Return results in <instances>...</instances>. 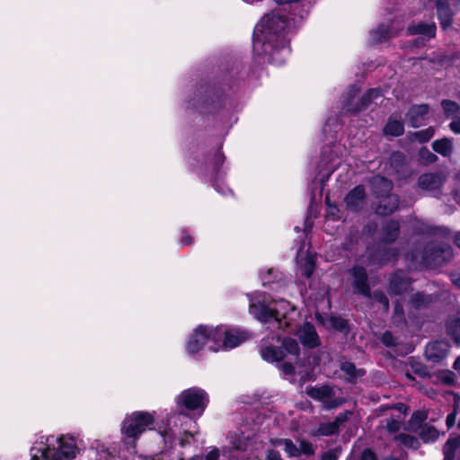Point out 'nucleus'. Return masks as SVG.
Listing matches in <instances>:
<instances>
[{
	"mask_svg": "<svg viewBox=\"0 0 460 460\" xmlns=\"http://www.w3.org/2000/svg\"><path fill=\"white\" fill-rule=\"evenodd\" d=\"M455 243L458 247H460V232L455 235Z\"/></svg>",
	"mask_w": 460,
	"mask_h": 460,
	"instance_id": "59",
	"label": "nucleus"
},
{
	"mask_svg": "<svg viewBox=\"0 0 460 460\" xmlns=\"http://www.w3.org/2000/svg\"><path fill=\"white\" fill-rule=\"evenodd\" d=\"M396 33L390 29L388 25L382 24L376 30L371 32V37L375 42H382L394 37Z\"/></svg>",
	"mask_w": 460,
	"mask_h": 460,
	"instance_id": "28",
	"label": "nucleus"
},
{
	"mask_svg": "<svg viewBox=\"0 0 460 460\" xmlns=\"http://www.w3.org/2000/svg\"><path fill=\"white\" fill-rule=\"evenodd\" d=\"M175 402L179 408H184L200 416L208 405V396L204 390L191 387L182 391Z\"/></svg>",
	"mask_w": 460,
	"mask_h": 460,
	"instance_id": "8",
	"label": "nucleus"
},
{
	"mask_svg": "<svg viewBox=\"0 0 460 460\" xmlns=\"http://www.w3.org/2000/svg\"><path fill=\"white\" fill-rule=\"evenodd\" d=\"M279 367L284 375H292L294 373V367L291 363H283Z\"/></svg>",
	"mask_w": 460,
	"mask_h": 460,
	"instance_id": "49",
	"label": "nucleus"
},
{
	"mask_svg": "<svg viewBox=\"0 0 460 460\" xmlns=\"http://www.w3.org/2000/svg\"><path fill=\"white\" fill-rule=\"evenodd\" d=\"M273 447H281L285 453L289 457H297L300 456L298 447L291 440L288 438H274L270 440Z\"/></svg>",
	"mask_w": 460,
	"mask_h": 460,
	"instance_id": "23",
	"label": "nucleus"
},
{
	"mask_svg": "<svg viewBox=\"0 0 460 460\" xmlns=\"http://www.w3.org/2000/svg\"><path fill=\"white\" fill-rule=\"evenodd\" d=\"M154 416L146 411H135L125 417L121 423V433L129 450H134L136 441L154 424Z\"/></svg>",
	"mask_w": 460,
	"mask_h": 460,
	"instance_id": "5",
	"label": "nucleus"
},
{
	"mask_svg": "<svg viewBox=\"0 0 460 460\" xmlns=\"http://www.w3.org/2000/svg\"><path fill=\"white\" fill-rule=\"evenodd\" d=\"M382 341L386 346H392L394 344V339L393 335L388 332H386L383 334Z\"/></svg>",
	"mask_w": 460,
	"mask_h": 460,
	"instance_id": "48",
	"label": "nucleus"
},
{
	"mask_svg": "<svg viewBox=\"0 0 460 460\" xmlns=\"http://www.w3.org/2000/svg\"><path fill=\"white\" fill-rule=\"evenodd\" d=\"M192 243V238L187 234H184L181 239V243L182 245H188V244H190Z\"/></svg>",
	"mask_w": 460,
	"mask_h": 460,
	"instance_id": "52",
	"label": "nucleus"
},
{
	"mask_svg": "<svg viewBox=\"0 0 460 460\" xmlns=\"http://www.w3.org/2000/svg\"><path fill=\"white\" fill-rule=\"evenodd\" d=\"M452 282L460 288V273H456L451 276Z\"/></svg>",
	"mask_w": 460,
	"mask_h": 460,
	"instance_id": "54",
	"label": "nucleus"
},
{
	"mask_svg": "<svg viewBox=\"0 0 460 460\" xmlns=\"http://www.w3.org/2000/svg\"><path fill=\"white\" fill-rule=\"evenodd\" d=\"M399 224L395 221L388 222L383 227V241L385 243L393 242L399 234Z\"/></svg>",
	"mask_w": 460,
	"mask_h": 460,
	"instance_id": "29",
	"label": "nucleus"
},
{
	"mask_svg": "<svg viewBox=\"0 0 460 460\" xmlns=\"http://www.w3.org/2000/svg\"><path fill=\"white\" fill-rule=\"evenodd\" d=\"M408 31L410 34H420L430 39L435 36L436 25L434 22H420L417 24L411 25Z\"/></svg>",
	"mask_w": 460,
	"mask_h": 460,
	"instance_id": "22",
	"label": "nucleus"
},
{
	"mask_svg": "<svg viewBox=\"0 0 460 460\" xmlns=\"http://www.w3.org/2000/svg\"><path fill=\"white\" fill-rule=\"evenodd\" d=\"M429 110V106L426 104L412 106L407 113L409 124L413 128L422 125L428 116Z\"/></svg>",
	"mask_w": 460,
	"mask_h": 460,
	"instance_id": "15",
	"label": "nucleus"
},
{
	"mask_svg": "<svg viewBox=\"0 0 460 460\" xmlns=\"http://www.w3.org/2000/svg\"><path fill=\"white\" fill-rule=\"evenodd\" d=\"M215 329H217V334L220 333L218 341L219 343H222V346L218 348V351L232 349L249 338V334L245 331L228 329L225 326H216Z\"/></svg>",
	"mask_w": 460,
	"mask_h": 460,
	"instance_id": "10",
	"label": "nucleus"
},
{
	"mask_svg": "<svg viewBox=\"0 0 460 460\" xmlns=\"http://www.w3.org/2000/svg\"><path fill=\"white\" fill-rule=\"evenodd\" d=\"M443 453L444 460H460V435L447 441Z\"/></svg>",
	"mask_w": 460,
	"mask_h": 460,
	"instance_id": "19",
	"label": "nucleus"
},
{
	"mask_svg": "<svg viewBox=\"0 0 460 460\" xmlns=\"http://www.w3.org/2000/svg\"><path fill=\"white\" fill-rule=\"evenodd\" d=\"M340 452L337 449H331L322 455L321 460H337Z\"/></svg>",
	"mask_w": 460,
	"mask_h": 460,
	"instance_id": "44",
	"label": "nucleus"
},
{
	"mask_svg": "<svg viewBox=\"0 0 460 460\" xmlns=\"http://www.w3.org/2000/svg\"><path fill=\"white\" fill-rule=\"evenodd\" d=\"M195 426L196 422L187 413L181 411L171 413L158 429L164 447L170 449L176 442L181 447L188 444L190 438L193 436L192 429Z\"/></svg>",
	"mask_w": 460,
	"mask_h": 460,
	"instance_id": "4",
	"label": "nucleus"
},
{
	"mask_svg": "<svg viewBox=\"0 0 460 460\" xmlns=\"http://www.w3.org/2000/svg\"><path fill=\"white\" fill-rule=\"evenodd\" d=\"M448 332L453 336V338H454L455 341L456 342V344L460 345V334H457L456 332H452L451 326L448 327Z\"/></svg>",
	"mask_w": 460,
	"mask_h": 460,
	"instance_id": "55",
	"label": "nucleus"
},
{
	"mask_svg": "<svg viewBox=\"0 0 460 460\" xmlns=\"http://www.w3.org/2000/svg\"><path fill=\"white\" fill-rule=\"evenodd\" d=\"M297 442L299 444L298 451H300V455L313 456L315 453L316 447L311 442L305 439H297Z\"/></svg>",
	"mask_w": 460,
	"mask_h": 460,
	"instance_id": "36",
	"label": "nucleus"
},
{
	"mask_svg": "<svg viewBox=\"0 0 460 460\" xmlns=\"http://www.w3.org/2000/svg\"><path fill=\"white\" fill-rule=\"evenodd\" d=\"M449 350V345L447 341H437L429 342L425 349V355L429 360L438 362L445 358Z\"/></svg>",
	"mask_w": 460,
	"mask_h": 460,
	"instance_id": "13",
	"label": "nucleus"
},
{
	"mask_svg": "<svg viewBox=\"0 0 460 460\" xmlns=\"http://www.w3.org/2000/svg\"><path fill=\"white\" fill-rule=\"evenodd\" d=\"M390 259H391V257L385 254L379 261H380V263H385L386 261H389Z\"/></svg>",
	"mask_w": 460,
	"mask_h": 460,
	"instance_id": "61",
	"label": "nucleus"
},
{
	"mask_svg": "<svg viewBox=\"0 0 460 460\" xmlns=\"http://www.w3.org/2000/svg\"><path fill=\"white\" fill-rule=\"evenodd\" d=\"M446 178L442 172H429L420 176L419 187L435 195L443 185Z\"/></svg>",
	"mask_w": 460,
	"mask_h": 460,
	"instance_id": "12",
	"label": "nucleus"
},
{
	"mask_svg": "<svg viewBox=\"0 0 460 460\" xmlns=\"http://www.w3.org/2000/svg\"><path fill=\"white\" fill-rule=\"evenodd\" d=\"M216 190L222 193L223 195H226L231 192V190L228 188H222L220 189L218 186H216Z\"/></svg>",
	"mask_w": 460,
	"mask_h": 460,
	"instance_id": "58",
	"label": "nucleus"
},
{
	"mask_svg": "<svg viewBox=\"0 0 460 460\" xmlns=\"http://www.w3.org/2000/svg\"><path fill=\"white\" fill-rule=\"evenodd\" d=\"M442 375V379L444 380L445 383L450 384L453 381V377L450 372H445Z\"/></svg>",
	"mask_w": 460,
	"mask_h": 460,
	"instance_id": "53",
	"label": "nucleus"
},
{
	"mask_svg": "<svg viewBox=\"0 0 460 460\" xmlns=\"http://www.w3.org/2000/svg\"><path fill=\"white\" fill-rule=\"evenodd\" d=\"M432 147L435 152L440 154L443 156H449L453 151L452 141L448 138H442L434 141Z\"/></svg>",
	"mask_w": 460,
	"mask_h": 460,
	"instance_id": "30",
	"label": "nucleus"
},
{
	"mask_svg": "<svg viewBox=\"0 0 460 460\" xmlns=\"http://www.w3.org/2000/svg\"><path fill=\"white\" fill-rule=\"evenodd\" d=\"M78 447L69 436H40L31 448V460H73Z\"/></svg>",
	"mask_w": 460,
	"mask_h": 460,
	"instance_id": "3",
	"label": "nucleus"
},
{
	"mask_svg": "<svg viewBox=\"0 0 460 460\" xmlns=\"http://www.w3.org/2000/svg\"><path fill=\"white\" fill-rule=\"evenodd\" d=\"M449 128L454 133L460 134V117L454 119Z\"/></svg>",
	"mask_w": 460,
	"mask_h": 460,
	"instance_id": "50",
	"label": "nucleus"
},
{
	"mask_svg": "<svg viewBox=\"0 0 460 460\" xmlns=\"http://www.w3.org/2000/svg\"><path fill=\"white\" fill-rule=\"evenodd\" d=\"M429 298L428 296H425L420 293H417L411 299V303L413 306L420 307L421 305H426L429 303Z\"/></svg>",
	"mask_w": 460,
	"mask_h": 460,
	"instance_id": "39",
	"label": "nucleus"
},
{
	"mask_svg": "<svg viewBox=\"0 0 460 460\" xmlns=\"http://www.w3.org/2000/svg\"><path fill=\"white\" fill-rule=\"evenodd\" d=\"M215 159H216V164H222L224 162V155L221 153L218 152L216 155Z\"/></svg>",
	"mask_w": 460,
	"mask_h": 460,
	"instance_id": "56",
	"label": "nucleus"
},
{
	"mask_svg": "<svg viewBox=\"0 0 460 460\" xmlns=\"http://www.w3.org/2000/svg\"><path fill=\"white\" fill-rule=\"evenodd\" d=\"M396 409L399 411L400 415L395 419L392 418L390 420H387L386 422V429L391 434H395L397 431L400 430L402 422V414L406 412V406L402 403H399L396 406Z\"/></svg>",
	"mask_w": 460,
	"mask_h": 460,
	"instance_id": "27",
	"label": "nucleus"
},
{
	"mask_svg": "<svg viewBox=\"0 0 460 460\" xmlns=\"http://www.w3.org/2000/svg\"><path fill=\"white\" fill-rule=\"evenodd\" d=\"M434 136V128H428L426 129L415 132L411 136L412 140H416L420 143H425L429 141Z\"/></svg>",
	"mask_w": 460,
	"mask_h": 460,
	"instance_id": "34",
	"label": "nucleus"
},
{
	"mask_svg": "<svg viewBox=\"0 0 460 460\" xmlns=\"http://www.w3.org/2000/svg\"><path fill=\"white\" fill-rule=\"evenodd\" d=\"M420 156L428 163H432L437 158V156L427 148H421L420 150Z\"/></svg>",
	"mask_w": 460,
	"mask_h": 460,
	"instance_id": "43",
	"label": "nucleus"
},
{
	"mask_svg": "<svg viewBox=\"0 0 460 460\" xmlns=\"http://www.w3.org/2000/svg\"><path fill=\"white\" fill-rule=\"evenodd\" d=\"M332 326L339 331H344L347 328V322L339 317L331 318Z\"/></svg>",
	"mask_w": 460,
	"mask_h": 460,
	"instance_id": "42",
	"label": "nucleus"
},
{
	"mask_svg": "<svg viewBox=\"0 0 460 460\" xmlns=\"http://www.w3.org/2000/svg\"><path fill=\"white\" fill-rule=\"evenodd\" d=\"M373 298L376 302L380 303L384 310L386 311L388 309V299L382 292H375L373 295Z\"/></svg>",
	"mask_w": 460,
	"mask_h": 460,
	"instance_id": "40",
	"label": "nucleus"
},
{
	"mask_svg": "<svg viewBox=\"0 0 460 460\" xmlns=\"http://www.w3.org/2000/svg\"><path fill=\"white\" fill-rule=\"evenodd\" d=\"M297 336L305 347L315 348L319 345V338L316 331L309 323H305L297 332Z\"/></svg>",
	"mask_w": 460,
	"mask_h": 460,
	"instance_id": "14",
	"label": "nucleus"
},
{
	"mask_svg": "<svg viewBox=\"0 0 460 460\" xmlns=\"http://www.w3.org/2000/svg\"><path fill=\"white\" fill-rule=\"evenodd\" d=\"M341 369L348 376L349 378H353L358 376H363L362 370H357L354 364L350 362H344L341 366Z\"/></svg>",
	"mask_w": 460,
	"mask_h": 460,
	"instance_id": "38",
	"label": "nucleus"
},
{
	"mask_svg": "<svg viewBox=\"0 0 460 460\" xmlns=\"http://www.w3.org/2000/svg\"><path fill=\"white\" fill-rule=\"evenodd\" d=\"M454 367L456 370H460V357L456 358V360L454 363Z\"/></svg>",
	"mask_w": 460,
	"mask_h": 460,
	"instance_id": "60",
	"label": "nucleus"
},
{
	"mask_svg": "<svg viewBox=\"0 0 460 460\" xmlns=\"http://www.w3.org/2000/svg\"><path fill=\"white\" fill-rule=\"evenodd\" d=\"M265 460H283L280 453L273 448L268 449Z\"/></svg>",
	"mask_w": 460,
	"mask_h": 460,
	"instance_id": "46",
	"label": "nucleus"
},
{
	"mask_svg": "<svg viewBox=\"0 0 460 460\" xmlns=\"http://www.w3.org/2000/svg\"><path fill=\"white\" fill-rule=\"evenodd\" d=\"M458 427H459V429H460V420H459V423H458Z\"/></svg>",
	"mask_w": 460,
	"mask_h": 460,
	"instance_id": "64",
	"label": "nucleus"
},
{
	"mask_svg": "<svg viewBox=\"0 0 460 460\" xmlns=\"http://www.w3.org/2000/svg\"><path fill=\"white\" fill-rule=\"evenodd\" d=\"M373 186L380 199L376 208V214L385 216L393 213L398 207L399 199L396 195L388 194L393 188L392 181L384 177L376 176L373 179Z\"/></svg>",
	"mask_w": 460,
	"mask_h": 460,
	"instance_id": "7",
	"label": "nucleus"
},
{
	"mask_svg": "<svg viewBox=\"0 0 460 460\" xmlns=\"http://www.w3.org/2000/svg\"><path fill=\"white\" fill-rule=\"evenodd\" d=\"M456 421V412L453 411L452 413L448 414L447 417V428H451Z\"/></svg>",
	"mask_w": 460,
	"mask_h": 460,
	"instance_id": "51",
	"label": "nucleus"
},
{
	"mask_svg": "<svg viewBox=\"0 0 460 460\" xmlns=\"http://www.w3.org/2000/svg\"><path fill=\"white\" fill-rule=\"evenodd\" d=\"M283 349L290 355L297 357L299 354V346L297 342L291 338H287L283 341Z\"/></svg>",
	"mask_w": 460,
	"mask_h": 460,
	"instance_id": "37",
	"label": "nucleus"
},
{
	"mask_svg": "<svg viewBox=\"0 0 460 460\" xmlns=\"http://www.w3.org/2000/svg\"><path fill=\"white\" fill-rule=\"evenodd\" d=\"M404 131L403 124L401 120L390 119L384 128L385 135L398 137L402 135Z\"/></svg>",
	"mask_w": 460,
	"mask_h": 460,
	"instance_id": "31",
	"label": "nucleus"
},
{
	"mask_svg": "<svg viewBox=\"0 0 460 460\" xmlns=\"http://www.w3.org/2000/svg\"><path fill=\"white\" fill-rule=\"evenodd\" d=\"M312 378V375L306 371L305 373H301V379L303 382H305L306 380H309Z\"/></svg>",
	"mask_w": 460,
	"mask_h": 460,
	"instance_id": "57",
	"label": "nucleus"
},
{
	"mask_svg": "<svg viewBox=\"0 0 460 460\" xmlns=\"http://www.w3.org/2000/svg\"><path fill=\"white\" fill-rule=\"evenodd\" d=\"M410 282L402 273L395 274L390 283V289L394 294H402L407 291Z\"/></svg>",
	"mask_w": 460,
	"mask_h": 460,
	"instance_id": "26",
	"label": "nucleus"
},
{
	"mask_svg": "<svg viewBox=\"0 0 460 460\" xmlns=\"http://www.w3.org/2000/svg\"><path fill=\"white\" fill-rule=\"evenodd\" d=\"M452 256V249L449 245L445 244L441 246L439 249L435 250L433 252H431L429 255L425 254L422 256L421 261L423 262H429V259H432V261H436L438 262L440 261V260L445 261L447 258H450Z\"/></svg>",
	"mask_w": 460,
	"mask_h": 460,
	"instance_id": "25",
	"label": "nucleus"
},
{
	"mask_svg": "<svg viewBox=\"0 0 460 460\" xmlns=\"http://www.w3.org/2000/svg\"><path fill=\"white\" fill-rule=\"evenodd\" d=\"M426 419H427L426 411H416L411 416V425H413V424L419 425L420 423H421Z\"/></svg>",
	"mask_w": 460,
	"mask_h": 460,
	"instance_id": "41",
	"label": "nucleus"
},
{
	"mask_svg": "<svg viewBox=\"0 0 460 460\" xmlns=\"http://www.w3.org/2000/svg\"><path fill=\"white\" fill-rule=\"evenodd\" d=\"M403 161H404V157L403 155L399 153V152H396V153H394L391 157H390V163H391V165H399V164H403Z\"/></svg>",
	"mask_w": 460,
	"mask_h": 460,
	"instance_id": "45",
	"label": "nucleus"
},
{
	"mask_svg": "<svg viewBox=\"0 0 460 460\" xmlns=\"http://www.w3.org/2000/svg\"><path fill=\"white\" fill-rule=\"evenodd\" d=\"M420 437L426 442H434L439 437V432L432 426L424 425L420 431Z\"/></svg>",
	"mask_w": 460,
	"mask_h": 460,
	"instance_id": "32",
	"label": "nucleus"
},
{
	"mask_svg": "<svg viewBox=\"0 0 460 460\" xmlns=\"http://www.w3.org/2000/svg\"><path fill=\"white\" fill-rule=\"evenodd\" d=\"M327 204H328V208L326 211L327 217H330L332 220L338 219L339 218V216H338L339 209L337 208V207L330 205L328 201H327Z\"/></svg>",
	"mask_w": 460,
	"mask_h": 460,
	"instance_id": "47",
	"label": "nucleus"
},
{
	"mask_svg": "<svg viewBox=\"0 0 460 460\" xmlns=\"http://www.w3.org/2000/svg\"><path fill=\"white\" fill-rule=\"evenodd\" d=\"M365 199V189L358 185L355 187L345 198V203L349 209H358Z\"/></svg>",
	"mask_w": 460,
	"mask_h": 460,
	"instance_id": "20",
	"label": "nucleus"
},
{
	"mask_svg": "<svg viewBox=\"0 0 460 460\" xmlns=\"http://www.w3.org/2000/svg\"><path fill=\"white\" fill-rule=\"evenodd\" d=\"M394 438L399 444L403 445L409 448L417 449L419 447L418 439L411 435H408V434L400 433L399 435L394 436Z\"/></svg>",
	"mask_w": 460,
	"mask_h": 460,
	"instance_id": "33",
	"label": "nucleus"
},
{
	"mask_svg": "<svg viewBox=\"0 0 460 460\" xmlns=\"http://www.w3.org/2000/svg\"><path fill=\"white\" fill-rule=\"evenodd\" d=\"M438 18L441 26L446 29L451 25L452 11L447 0H438L436 3Z\"/></svg>",
	"mask_w": 460,
	"mask_h": 460,
	"instance_id": "18",
	"label": "nucleus"
},
{
	"mask_svg": "<svg viewBox=\"0 0 460 460\" xmlns=\"http://www.w3.org/2000/svg\"><path fill=\"white\" fill-rule=\"evenodd\" d=\"M381 97H382V93H381L380 90L371 89L363 96V98L361 99L360 105L357 106L356 108H352L350 101H349L345 104V107H346L347 111H361V110L367 108L372 102H374V101L376 102V101H377V99H379Z\"/></svg>",
	"mask_w": 460,
	"mask_h": 460,
	"instance_id": "21",
	"label": "nucleus"
},
{
	"mask_svg": "<svg viewBox=\"0 0 460 460\" xmlns=\"http://www.w3.org/2000/svg\"><path fill=\"white\" fill-rule=\"evenodd\" d=\"M261 356L268 362H278L283 359L285 353L284 350L279 348L265 346L261 349Z\"/></svg>",
	"mask_w": 460,
	"mask_h": 460,
	"instance_id": "24",
	"label": "nucleus"
},
{
	"mask_svg": "<svg viewBox=\"0 0 460 460\" xmlns=\"http://www.w3.org/2000/svg\"><path fill=\"white\" fill-rule=\"evenodd\" d=\"M354 278L353 286L357 292L369 296V287L367 285V277L365 269L361 267H355L352 270Z\"/></svg>",
	"mask_w": 460,
	"mask_h": 460,
	"instance_id": "16",
	"label": "nucleus"
},
{
	"mask_svg": "<svg viewBox=\"0 0 460 460\" xmlns=\"http://www.w3.org/2000/svg\"><path fill=\"white\" fill-rule=\"evenodd\" d=\"M339 392L338 388L330 385L307 386L305 389L307 395L320 402L324 410L335 409L343 403Z\"/></svg>",
	"mask_w": 460,
	"mask_h": 460,
	"instance_id": "9",
	"label": "nucleus"
},
{
	"mask_svg": "<svg viewBox=\"0 0 460 460\" xmlns=\"http://www.w3.org/2000/svg\"><path fill=\"white\" fill-rule=\"evenodd\" d=\"M351 415V411H345L341 412L333 421L320 423L318 428L310 431L312 437L332 436L339 432L340 427L345 423Z\"/></svg>",
	"mask_w": 460,
	"mask_h": 460,
	"instance_id": "11",
	"label": "nucleus"
},
{
	"mask_svg": "<svg viewBox=\"0 0 460 460\" xmlns=\"http://www.w3.org/2000/svg\"><path fill=\"white\" fill-rule=\"evenodd\" d=\"M395 313L396 314H402V308L399 305H396L395 307Z\"/></svg>",
	"mask_w": 460,
	"mask_h": 460,
	"instance_id": "62",
	"label": "nucleus"
},
{
	"mask_svg": "<svg viewBox=\"0 0 460 460\" xmlns=\"http://www.w3.org/2000/svg\"><path fill=\"white\" fill-rule=\"evenodd\" d=\"M220 333H217L214 326L199 325L190 334L186 341V351L190 356H195L205 346L213 352H217L222 346L218 339Z\"/></svg>",
	"mask_w": 460,
	"mask_h": 460,
	"instance_id": "6",
	"label": "nucleus"
},
{
	"mask_svg": "<svg viewBox=\"0 0 460 460\" xmlns=\"http://www.w3.org/2000/svg\"><path fill=\"white\" fill-rule=\"evenodd\" d=\"M444 112L448 117H453L460 111L459 105L452 101L444 100L441 103Z\"/></svg>",
	"mask_w": 460,
	"mask_h": 460,
	"instance_id": "35",
	"label": "nucleus"
},
{
	"mask_svg": "<svg viewBox=\"0 0 460 460\" xmlns=\"http://www.w3.org/2000/svg\"><path fill=\"white\" fill-rule=\"evenodd\" d=\"M457 199H458V200H459V202H460V194L457 196Z\"/></svg>",
	"mask_w": 460,
	"mask_h": 460,
	"instance_id": "63",
	"label": "nucleus"
},
{
	"mask_svg": "<svg viewBox=\"0 0 460 460\" xmlns=\"http://www.w3.org/2000/svg\"><path fill=\"white\" fill-rule=\"evenodd\" d=\"M286 30L287 21L281 10L264 15L254 28L253 52L275 65H282L290 53Z\"/></svg>",
	"mask_w": 460,
	"mask_h": 460,
	"instance_id": "1",
	"label": "nucleus"
},
{
	"mask_svg": "<svg viewBox=\"0 0 460 460\" xmlns=\"http://www.w3.org/2000/svg\"><path fill=\"white\" fill-rule=\"evenodd\" d=\"M296 261L301 267L303 275L309 278L314 270V256L312 253H304L303 248L300 247Z\"/></svg>",
	"mask_w": 460,
	"mask_h": 460,
	"instance_id": "17",
	"label": "nucleus"
},
{
	"mask_svg": "<svg viewBox=\"0 0 460 460\" xmlns=\"http://www.w3.org/2000/svg\"><path fill=\"white\" fill-rule=\"evenodd\" d=\"M250 313L260 322L270 323L272 328L291 327V315L296 314L295 306L285 299L272 301L261 293L250 296Z\"/></svg>",
	"mask_w": 460,
	"mask_h": 460,
	"instance_id": "2",
	"label": "nucleus"
}]
</instances>
